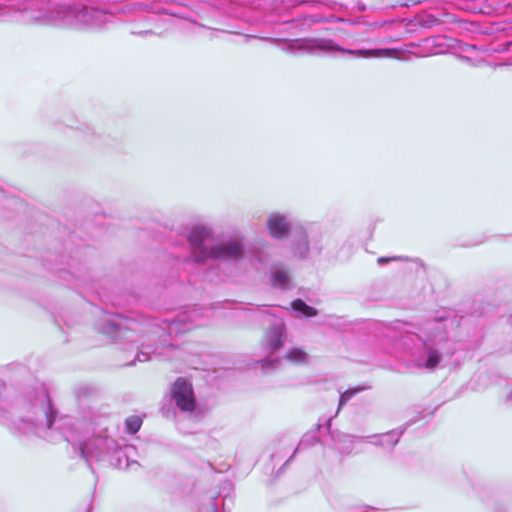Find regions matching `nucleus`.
<instances>
[{
	"label": "nucleus",
	"mask_w": 512,
	"mask_h": 512,
	"mask_svg": "<svg viewBox=\"0 0 512 512\" xmlns=\"http://www.w3.org/2000/svg\"><path fill=\"white\" fill-rule=\"evenodd\" d=\"M11 417L22 434H33L45 437L53 429L59 431L64 439L71 443L75 451L91 468V461H101L105 456L118 453L117 441L105 435H93L87 440L78 438L77 428L68 416L57 420L58 410L55 408L47 387L35 382L25 387L10 404Z\"/></svg>",
	"instance_id": "f257e3e1"
},
{
	"label": "nucleus",
	"mask_w": 512,
	"mask_h": 512,
	"mask_svg": "<svg viewBox=\"0 0 512 512\" xmlns=\"http://www.w3.org/2000/svg\"><path fill=\"white\" fill-rule=\"evenodd\" d=\"M111 17L102 9L59 0H7L0 3V21L43 22L74 29L104 26Z\"/></svg>",
	"instance_id": "f03ea898"
},
{
	"label": "nucleus",
	"mask_w": 512,
	"mask_h": 512,
	"mask_svg": "<svg viewBox=\"0 0 512 512\" xmlns=\"http://www.w3.org/2000/svg\"><path fill=\"white\" fill-rule=\"evenodd\" d=\"M211 231L204 226H193L187 233V242L190 247V255L183 259L184 262L197 264L207 260H219L223 262H237L245 255V246L241 240L228 239L214 245H208Z\"/></svg>",
	"instance_id": "7ed1b4c3"
},
{
	"label": "nucleus",
	"mask_w": 512,
	"mask_h": 512,
	"mask_svg": "<svg viewBox=\"0 0 512 512\" xmlns=\"http://www.w3.org/2000/svg\"><path fill=\"white\" fill-rule=\"evenodd\" d=\"M425 337L409 333L402 338L409 353V362L416 368L435 369L441 361V350L447 342V331L439 323L428 328Z\"/></svg>",
	"instance_id": "20e7f679"
},
{
	"label": "nucleus",
	"mask_w": 512,
	"mask_h": 512,
	"mask_svg": "<svg viewBox=\"0 0 512 512\" xmlns=\"http://www.w3.org/2000/svg\"><path fill=\"white\" fill-rule=\"evenodd\" d=\"M282 44L281 49L290 54H325L333 55L337 52L348 54L358 58H382L393 57L396 53L392 48L376 49H347L341 47L334 40L328 38H298L279 40Z\"/></svg>",
	"instance_id": "39448f33"
},
{
	"label": "nucleus",
	"mask_w": 512,
	"mask_h": 512,
	"mask_svg": "<svg viewBox=\"0 0 512 512\" xmlns=\"http://www.w3.org/2000/svg\"><path fill=\"white\" fill-rule=\"evenodd\" d=\"M328 233L317 223L301 226L292 242V251L295 257L305 260L319 256L328 245Z\"/></svg>",
	"instance_id": "423d86ee"
},
{
	"label": "nucleus",
	"mask_w": 512,
	"mask_h": 512,
	"mask_svg": "<svg viewBox=\"0 0 512 512\" xmlns=\"http://www.w3.org/2000/svg\"><path fill=\"white\" fill-rule=\"evenodd\" d=\"M138 323L119 314L104 313L95 323V329L111 340L134 342Z\"/></svg>",
	"instance_id": "0eeeda50"
},
{
	"label": "nucleus",
	"mask_w": 512,
	"mask_h": 512,
	"mask_svg": "<svg viewBox=\"0 0 512 512\" xmlns=\"http://www.w3.org/2000/svg\"><path fill=\"white\" fill-rule=\"evenodd\" d=\"M170 395L175 407L180 412L191 414L195 411L197 403L193 386L186 378L176 379L171 387Z\"/></svg>",
	"instance_id": "6e6552de"
},
{
	"label": "nucleus",
	"mask_w": 512,
	"mask_h": 512,
	"mask_svg": "<svg viewBox=\"0 0 512 512\" xmlns=\"http://www.w3.org/2000/svg\"><path fill=\"white\" fill-rule=\"evenodd\" d=\"M266 227L271 238L284 240L292 230L291 216L289 213L272 212L267 217Z\"/></svg>",
	"instance_id": "1a4fd4ad"
},
{
	"label": "nucleus",
	"mask_w": 512,
	"mask_h": 512,
	"mask_svg": "<svg viewBox=\"0 0 512 512\" xmlns=\"http://www.w3.org/2000/svg\"><path fill=\"white\" fill-rule=\"evenodd\" d=\"M180 323H183V321L179 319H172L164 320L162 325L152 324V330L150 331V334L157 337L158 345L166 346L169 343V337L172 333H179L187 330L186 327L180 328Z\"/></svg>",
	"instance_id": "9d476101"
},
{
	"label": "nucleus",
	"mask_w": 512,
	"mask_h": 512,
	"mask_svg": "<svg viewBox=\"0 0 512 512\" xmlns=\"http://www.w3.org/2000/svg\"><path fill=\"white\" fill-rule=\"evenodd\" d=\"M406 428L407 425L393 429L385 433L370 435L365 437V439H367L370 443L374 445L387 449H393L399 442Z\"/></svg>",
	"instance_id": "9b49d317"
},
{
	"label": "nucleus",
	"mask_w": 512,
	"mask_h": 512,
	"mask_svg": "<svg viewBox=\"0 0 512 512\" xmlns=\"http://www.w3.org/2000/svg\"><path fill=\"white\" fill-rule=\"evenodd\" d=\"M270 282L274 288L288 290L291 284L289 269L285 264L276 263L270 268Z\"/></svg>",
	"instance_id": "f8f14e48"
},
{
	"label": "nucleus",
	"mask_w": 512,
	"mask_h": 512,
	"mask_svg": "<svg viewBox=\"0 0 512 512\" xmlns=\"http://www.w3.org/2000/svg\"><path fill=\"white\" fill-rule=\"evenodd\" d=\"M453 18L454 16L450 13H440L438 15L424 13L415 17V25L425 29H433L452 22Z\"/></svg>",
	"instance_id": "ddd939ff"
},
{
	"label": "nucleus",
	"mask_w": 512,
	"mask_h": 512,
	"mask_svg": "<svg viewBox=\"0 0 512 512\" xmlns=\"http://www.w3.org/2000/svg\"><path fill=\"white\" fill-rule=\"evenodd\" d=\"M285 325L281 322L273 324L265 333L266 347L271 351L279 350L285 337Z\"/></svg>",
	"instance_id": "4468645a"
},
{
	"label": "nucleus",
	"mask_w": 512,
	"mask_h": 512,
	"mask_svg": "<svg viewBox=\"0 0 512 512\" xmlns=\"http://www.w3.org/2000/svg\"><path fill=\"white\" fill-rule=\"evenodd\" d=\"M74 395L81 409L89 408L88 402L96 395V389L89 384H79L74 388Z\"/></svg>",
	"instance_id": "2eb2a0df"
},
{
	"label": "nucleus",
	"mask_w": 512,
	"mask_h": 512,
	"mask_svg": "<svg viewBox=\"0 0 512 512\" xmlns=\"http://www.w3.org/2000/svg\"><path fill=\"white\" fill-rule=\"evenodd\" d=\"M291 308L298 317H314L318 314L316 308L306 304L302 299H296L291 302Z\"/></svg>",
	"instance_id": "dca6fc26"
},
{
	"label": "nucleus",
	"mask_w": 512,
	"mask_h": 512,
	"mask_svg": "<svg viewBox=\"0 0 512 512\" xmlns=\"http://www.w3.org/2000/svg\"><path fill=\"white\" fill-rule=\"evenodd\" d=\"M76 128L83 132L85 140L90 143L96 144L105 141L104 134L98 131L94 126L83 124Z\"/></svg>",
	"instance_id": "f3484780"
},
{
	"label": "nucleus",
	"mask_w": 512,
	"mask_h": 512,
	"mask_svg": "<svg viewBox=\"0 0 512 512\" xmlns=\"http://www.w3.org/2000/svg\"><path fill=\"white\" fill-rule=\"evenodd\" d=\"M308 358L307 353L300 348H292L286 354V359L290 362L301 364L306 363Z\"/></svg>",
	"instance_id": "a211bd4d"
},
{
	"label": "nucleus",
	"mask_w": 512,
	"mask_h": 512,
	"mask_svg": "<svg viewBox=\"0 0 512 512\" xmlns=\"http://www.w3.org/2000/svg\"><path fill=\"white\" fill-rule=\"evenodd\" d=\"M142 418L140 416H137V415H133V416H130L128 417L126 420H125V430L128 434H131V435H134L136 434L141 426H142Z\"/></svg>",
	"instance_id": "6ab92c4d"
},
{
	"label": "nucleus",
	"mask_w": 512,
	"mask_h": 512,
	"mask_svg": "<svg viewBox=\"0 0 512 512\" xmlns=\"http://www.w3.org/2000/svg\"><path fill=\"white\" fill-rule=\"evenodd\" d=\"M138 349L136 360L139 362H146L150 359V355L156 351L157 345L142 344Z\"/></svg>",
	"instance_id": "aec40b11"
},
{
	"label": "nucleus",
	"mask_w": 512,
	"mask_h": 512,
	"mask_svg": "<svg viewBox=\"0 0 512 512\" xmlns=\"http://www.w3.org/2000/svg\"><path fill=\"white\" fill-rule=\"evenodd\" d=\"M61 273L69 274L71 277H73L76 281V286L78 288H91L93 290L95 289L94 285L89 282L88 278L85 275H82L81 273L76 274L74 272L62 271V270H61Z\"/></svg>",
	"instance_id": "412c9836"
},
{
	"label": "nucleus",
	"mask_w": 512,
	"mask_h": 512,
	"mask_svg": "<svg viewBox=\"0 0 512 512\" xmlns=\"http://www.w3.org/2000/svg\"><path fill=\"white\" fill-rule=\"evenodd\" d=\"M364 388L363 387H355V388H350V389H347L346 391H344L343 393L340 394V397H339V404H338V409H342L343 406L346 405V403L353 397L355 396L356 394H358L359 392L363 391Z\"/></svg>",
	"instance_id": "4be33fe9"
},
{
	"label": "nucleus",
	"mask_w": 512,
	"mask_h": 512,
	"mask_svg": "<svg viewBox=\"0 0 512 512\" xmlns=\"http://www.w3.org/2000/svg\"><path fill=\"white\" fill-rule=\"evenodd\" d=\"M258 363L260 364L263 372H268V371L276 368L279 365L280 360H279V358L270 356V357L259 360Z\"/></svg>",
	"instance_id": "5701e85b"
},
{
	"label": "nucleus",
	"mask_w": 512,
	"mask_h": 512,
	"mask_svg": "<svg viewBox=\"0 0 512 512\" xmlns=\"http://www.w3.org/2000/svg\"><path fill=\"white\" fill-rule=\"evenodd\" d=\"M227 500V496L223 497V503H222V509L219 506V503L217 502V498H214L212 504H211V512H226L225 508V501Z\"/></svg>",
	"instance_id": "b1692460"
},
{
	"label": "nucleus",
	"mask_w": 512,
	"mask_h": 512,
	"mask_svg": "<svg viewBox=\"0 0 512 512\" xmlns=\"http://www.w3.org/2000/svg\"><path fill=\"white\" fill-rule=\"evenodd\" d=\"M403 259H405V258L402 257V256H394V257H384V256H382V257H379L377 259V262H378L379 265H384V264H387V263H389L391 261H398V260H403Z\"/></svg>",
	"instance_id": "393cba45"
},
{
	"label": "nucleus",
	"mask_w": 512,
	"mask_h": 512,
	"mask_svg": "<svg viewBox=\"0 0 512 512\" xmlns=\"http://www.w3.org/2000/svg\"><path fill=\"white\" fill-rule=\"evenodd\" d=\"M295 453H296V450L294 451V453H293V454H295ZM293 456H294V455H292L290 458H288V459L286 460V462H285V463H284V464L279 468V470H278L277 474H280V473L282 472V470L284 469V467H285L286 465H288V463L292 460Z\"/></svg>",
	"instance_id": "a878e982"
},
{
	"label": "nucleus",
	"mask_w": 512,
	"mask_h": 512,
	"mask_svg": "<svg viewBox=\"0 0 512 512\" xmlns=\"http://www.w3.org/2000/svg\"><path fill=\"white\" fill-rule=\"evenodd\" d=\"M133 34L144 36V35L153 34V32L151 30H142V31H138V32H133Z\"/></svg>",
	"instance_id": "bb28decb"
},
{
	"label": "nucleus",
	"mask_w": 512,
	"mask_h": 512,
	"mask_svg": "<svg viewBox=\"0 0 512 512\" xmlns=\"http://www.w3.org/2000/svg\"><path fill=\"white\" fill-rule=\"evenodd\" d=\"M243 42L244 43H248L250 40L256 38L255 36H252V35H244L243 37Z\"/></svg>",
	"instance_id": "cd10ccee"
},
{
	"label": "nucleus",
	"mask_w": 512,
	"mask_h": 512,
	"mask_svg": "<svg viewBox=\"0 0 512 512\" xmlns=\"http://www.w3.org/2000/svg\"><path fill=\"white\" fill-rule=\"evenodd\" d=\"M492 512H502L498 506L494 507ZM505 512V510H503Z\"/></svg>",
	"instance_id": "c85d7f7f"
},
{
	"label": "nucleus",
	"mask_w": 512,
	"mask_h": 512,
	"mask_svg": "<svg viewBox=\"0 0 512 512\" xmlns=\"http://www.w3.org/2000/svg\"><path fill=\"white\" fill-rule=\"evenodd\" d=\"M133 464L138 465V462H137V461H133V462L131 463V465H133ZM128 466H130V463H129V462H128Z\"/></svg>",
	"instance_id": "c756f323"
}]
</instances>
